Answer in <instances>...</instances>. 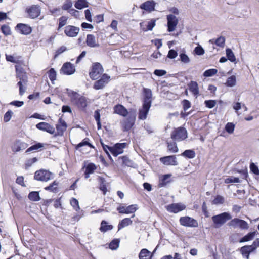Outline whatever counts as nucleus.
<instances>
[{
    "label": "nucleus",
    "mask_w": 259,
    "mask_h": 259,
    "mask_svg": "<svg viewBox=\"0 0 259 259\" xmlns=\"http://www.w3.org/2000/svg\"><path fill=\"white\" fill-rule=\"evenodd\" d=\"M66 91L71 103L76 106L80 110L85 111L87 105L90 103L89 100L76 92L68 89H66Z\"/></svg>",
    "instance_id": "nucleus-1"
},
{
    "label": "nucleus",
    "mask_w": 259,
    "mask_h": 259,
    "mask_svg": "<svg viewBox=\"0 0 259 259\" xmlns=\"http://www.w3.org/2000/svg\"><path fill=\"white\" fill-rule=\"evenodd\" d=\"M15 67L17 72L16 77L20 80L17 83L19 87V94L22 96L26 90L28 78L26 73L22 70L21 66H15Z\"/></svg>",
    "instance_id": "nucleus-2"
},
{
    "label": "nucleus",
    "mask_w": 259,
    "mask_h": 259,
    "mask_svg": "<svg viewBox=\"0 0 259 259\" xmlns=\"http://www.w3.org/2000/svg\"><path fill=\"white\" fill-rule=\"evenodd\" d=\"M231 215L228 212H225L214 215L211 219L214 224V228H218L224 225L228 220L231 219Z\"/></svg>",
    "instance_id": "nucleus-3"
},
{
    "label": "nucleus",
    "mask_w": 259,
    "mask_h": 259,
    "mask_svg": "<svg viewBox=\"0 0 259 259\" xmlns=\"http://www.w3.org/2000/svg\"><path fill=\"white\" fill-rule=\"evenodd\" d=\"M187 138V130L183 127L175 128L171 134V138L176 141H182Z\"/></svg>",
    "instance_id": "nucleus-4"
},
{
    "label": "nucleus",
    "mask_w": 259,
    "mask_h": 259,
    "mask_svg": "<svg viewBox=\"0 0 259 259\" xmlns=\"http://www.w3.org/2000/svg\"><path fill=\"white\" fill-rule=\"evenodd\" d=\"M54 177V174L50 171L41 169L35 172L34 178V179L38 181L47 182L49 180L53 179Z\"/></svg>",
    "instance_id": "nucleus-5"
},
{
    "label": "nucleus",
    "mask_w": 259,
    "mask_h": 259,
    "mask_svg": "<svg viewBox=\"0 0 259 259\" xmlns=\"http://www.w3.org/2000/svg\"><path fill=\"white\" fill-rule=\"evenodd\" d=\"M228 225L234 229L239 228L241 230H247L249 228V225L247 222L238 218L232 219L228 223Z\"/></svg>",
    "instance_id": "nucleus-6"
},
{
    "label": "nucleus",
    "mask_w": 259,
    "mask_h": 259,
    "mask_svg": "<svg viewBox=\"0 0 259 259\" xmlns=\"http://www.w3.org/2000/svg\"><path fill=\"white\" fill-rule=\"evenodd\" d=\"M135 114L134 113L132 114L131 113L127 118L124 119L120 122L122 130L123 131H128L131 130L135 124Z\"/></svg>",
    "instance_id": "nucleus-7"
},
{
    "label": "nucleus",
    "mask_w": 259,
    "mask_h": 259,
    "mask_svg": "<svg viewBox=\"0 0 259 259\" xmlns=\"http://www.w3.org/2000/svg\"><path fill=\"white\" fill-rule=\"evenodd\" d=\"M179 221L180 224L183 226L187 227H197L198 226L197 220L190 217H181Z\"/></svg>",
    "instance_id": "nucleus-8"
},
{
    "label": "nucleus",
    "mask_w": 259,
    "mask_h": 259,
    "mask_svg": "<svg viewBox=\"0 0 259 259\" xmlns=\"http://www.w3.org/2000/svg\"><path fill=\"white\" fill-rule=\"evenodd\" d=\"M166 18L167 20V31L169 32H172L176 29L178 23V19L172 14L167 15Z\"/></svg>",
    "instance_id": "nucleus-9"
},
{
    "label": "nucleus",
    "mask_w": 259,
    "mask_h": 259,
    "mask_svg": "<svg viewBox=\"0 0 259 259\" xmlns=\"http://www.w3.org/2000/svg\"><path fill=\"white\" fill-rule=\"evenodd\" d=\"M26 12L30 18L34 19L38 17L41 12L40 7L38 5H32L26 9Z\"/></svg>",
    "instance_id": "nucleus-10"
},
{
    "label": "nucleus",
    "mask_w": 259,
    "mask_h": 259,
    "mask_svg": "<svg viewBox=\"0 0 259 259\" xmlns=\"http://www.w3.org/2000/svg\"><path fill=\"white\" fill-rule=\"evenodd\" d=\"M165 208L167 211L171 213H177L184 210L186 208V206L181 203H172L166 206Z\"/></svg>",
    "instance_id": "nucleus-11"
},
{
    "label": "nucleus",
    "mask_w": 259,
    "mask_h": 259,
    "mask_svg": "<svg viewBox=\"0 0 259 259\" xmlns=\"http://www.w3.org/2000/svg\"><path fill=\"white\" fill-rule=\"evenodd\" d=\"M104 70L102 66H93L92 70L90 72L89 75L93 80L98 79L102 74Z\"/></svg>",
    "instance_id": "nucleus-12"
},
{
    "label": "nucleus",
    "mask_w": 259,
    "mask_h": 259,
    "mask_svg": "<svg viewBox=\"0 0 259 259\" xmlns=\"http://www.w3.org/2000/svg\"><path fill=\"white\" fill-rule=\"evenodd\" d=\"M79 30V27L72 25H68L64 28V33L68 37H74L77 35Z\"/></svg>",
    "instance_id": "nucleus-13"
},
{
    "label": "nucleus",
    "mask_w": 259,
    "mask_h": 259,
    "mask_svg": "<svg viewBox=\"0 0 259 259\" xmlns=\"http://www.w3.org/2000/svg\"><path fill=\"white\" fill-rule=\"evenodd\" d=\"M15 29L23 35H28L32 32L31 27L27 24L23 23H18L15 27Z\"/></svg>",
    "instance_id": "nucleus-14"
},
{
    "label": "nucleus",
    "mask_w": 259,
    "mask_h": 259,
    "mask_svg": "<svg viewBox=\"0 0 259 259\" xmlns=\"http://www.w3.org/2000/svg\"><path fill=\"white\" fill-rule=\"evenodd\" d=\"M126 143H117L111 148V153L114 156H117L119 154H122L123 152V149L125 148Z\"/></svg>",
    "instance_id": "nucleus-15"
},
{
    "label": "nucleus",
    "mask_w": 259,
    "mask_h": 259,
    "mask_svg": "<svg viewBox=\"0 0 259 259\" xmlns=\"http://www.w3.org/2000/svg\"><path fill=\"white\" fill-rule=\"evenodd\" d=\"M6 60L13 63H16L17 65H24L25 63L23 58L16 55H6Z\"/></svg>",
    "instance_id": "nucleus-16"
},
{
    "label": "nucleus",
    "mask_w": 259,
    "mask_h": 259,
    "mask_svg": "<svg viewBox=\"0 0 259 259\" xmlns=\"http://www.w3.org/2000/svg\"><path fill=\"white\" fill-rule=\"evenodd\" d=\"M160 160L161 162L166 165H177L178 164L175 155L163 157Z\"/></svg>",
    "instance_id": "nucleus-17"
},
{
    "label": "nucleus",
    "mask_w": 259,
    "mask_h": 259,
    "mask_svg": "<svg viewBox=\"0 0 259 259\" xmlns=\"http://www.w3.org/2000/svg\"><path fill=\"white\" fill-rule=\"evenodd\" d=\"M36 126L38 129L46 131L51 134L55 133V128L54 127L47 122H40L38 123Z\"/></svg>",
    "instance_id": "nucleus-18"
},
{
    "label": "nucleus",
    "mask_w": 259,
    "mask_h": 259,
    "mask_svg": "<svg viewBox=\"0 0 259 259\" xmlns=\"http://www.w3.org/2000/svg\"><path fill=\"white\" fill-rule=\"evenodd\" d=\"M28 145L19 140H16L13 145L12 148L13 152H19L27 148Z\"/></svg>",
    "instance_id": "nucleus-19"
},
{
    "label": "nucleus",
    "mask_w": 259,
    "mask_h": 259,
    "mask_svg": "<svg viewBox=\"0 0 259 259\" xmlns=\"http://www.w3.org/2000/svg\"><path fill=\"white\" fill-rule=\"evenodd\" d=\"M156 3L153 1H147L142 3L140 8L148 12H152L155 10Z\"/></svg>",
    "instance_id": "nucleus-20"
},
{
    "label": "nucleus",
    "mask_w": 259,
    "mask_h": 259,
    "mask_svg": "<svg viewBox=\"0 0 259 259\" xmlns=\"http://www.w3.org/2000/svg\"><path fill=\"white\" fill-rule=\"evenodd\" d=\"M114 113L123 117H126L128 115L127 110L121 104L115 105L114 108Z\"/></svg>",
    "instance_id": "nucleus-21"
},
{
    "label": "nucleus",
    "mask_w": 259,
    "mask_h": 259,
    "mask_svg": "<svg viewBox=\"0 0 259 259\" xmlns=\"http://www.w3.org/2000/svg\"><path fill=\"white\" fill-rule=\"evenodd\" d=\"M151 106L143 104L142 108L139 110L138 118L141 120H145L147 118Z\"/></svg>",
    "instance_id": "nucleus-22"
},
{
    "label": "nucleus",
    "mask_w": 259,
    "mask_h": 259,
    "mask_svg": "<svg viewBox=\"0 0 259 259\" xmlns=\"http://www.w3.org/2000/svg\"><path fill=\"white\" fill-rule=\"evenodd\" d=\"M144 98L143 104L151 106L152 92L151 90L149 89H144Z\"/></svg>",
    "instance_id": "nucleus-23"
},
{
    "label": "nucleus",
    "mask_w": 259,
    "mask_h": 259,
    "mask_svg": "<svg viewBox=\"0 0 259 259\" xmlns=\"http://www.w3.org/2000/svg\"><path fill=\"white\" fill-rule=\"evenodd\" d=\"M87 45L91 48L99 47L100 45L98 43H96V38L93 34H88L86 39Z\"/></svg>",
    "instance_id": "nucleus-24"
},
{
    "label": "nucleus",
    "mask_w": 259,
    "mask_h": 259,
    "mask_svg": "<svg viewBox=\"0 0 259 259\" xmlns=\"http://www.w3.org/2000/svg\"><path fill=\"white\" fill-rule=\"evenodd\" d=\"M189 89L191 92L195 96H198L199 94V89L198 83L196 81H191L188 84Z\"/></svg>",
    "instance_id": "nucleus-25"
},
{
    "label": "nucleus",
    "mask_w": 259,
    "mask_h": 259,
    "mask_svg": "<svg viewBox=\"0 0 259 259\" xmlns=\"http://www.w3.org/2000/svg\"><path fill=\"white\" fill-rule=\"evenodd\" d=\"M60 71L65 75H70L75 72V69L74 66H62Z\"/></svg>",
    "instance_id": "nucleus-26"
},
{
    "label": "nucleus",
    "mask_w": 259,
    "mask_h": 259,
    "mask_svg": "<svg viewBox=\"0 0 259 259\" xmlns=\"http://www.w3.org/2000/svg\"><path fill=\"white\" fill-rule=\"evenodd\" d=\"M152 256V254L147 249H142L139 253V259H150Z\"/></svg>",
    "instance_id": "nucleus-27"
},
{
    "label": "nucleus",
    "mask_w": 259,
    "mask_h": 259,
    "mask_svg": "<svg viewBox=\"0 0 259 259\" xmlns=\"http://www.w3.org/2000/svg\"><path fill=\"white\" fill-rule=\"evenodd\" d=\"M106 221H102L101 223L100 230L102 232H106L107 231L111 230L113 228V226L111 225H108Z\"/></svg>",
    "instance_id": "nucleus-28"
},
{
    "label": "nucleus",
    "mask_w": 259,
    "mask_h": 259,
    "mask_svg": "<svg viewBox=\"0 0 259 259\" xmlns=\"http://www.w3.org/2000/svg\"><path fill=\"white\" fill-rule=\"evenodd\" d=\"M75 7L79 10L88 7V2L87 0H77L74 4Z\"/></svg>",
    "instance_id": "nucleus-29"
},
{
    "label": "nucleus",
    "mask_w": 259,
    "mask_h": 259,
    "mask_svg": "<svg viewBox=\"0 0 259 259\" xmlns=\"http://www.w3.org/2000/svg\"><path fill=\"white\" fill-rule=\"evenodd\" d=\"M209 42L213 44L214 43L217 46L220 47H223L225 45V38L224 37L220 36L217 38L216 39H211Z\"/></svg>",
    "instance_id": "nucleus-30"
},
{
    "label": "nucleus",
    "mask_w": 259,
    "mask_h": 259,
    "mask_svg": "<svg viewBox=\"0 0 259 259\" xmlns=\"http://www.w3.org/2000/svg\"><path fill=\"white\" fill-rule=\"evenodd\" d=\"M98 179L100 183L99 189L103 192L104 195H105L107 191V187L106 186V180L105 178L101 177H99Z\"/></svg>",
    "instance_id": "nucleus-31"
},
{
    "label": "nucleus",
    "mask_w": 259,
    "mask_h": 259,
    "mask_svg": "<svg viewBox=\"0 0 259 259\" xmlns=\"http://www.w3.org/2000/svg\"><path fill=\"white\" fill-rule=\"evenodd\" d=\"M133 221L130 218H125L123 219L118 225V230L121 229L122 228L126 227L132 224Z\"/></svg>",
    "instance_id": "nucleus-32"
},
{
    "label": "nucleus",
    "mask_w": 259,
    "mask_h": 259,
    "mask_svg": "<svg viewBox=\"0 0 259 259\" xmlns=\"http://www.w3.org/2000/svg\"><path fill=\"white\" fill-rule=\"evenodd\" d=\"M181 155L189 159H192L196 156L195 151L193 150H186Z\"/></svg>",
    "instance_id": "nucleus-33"
},
{
    "label": "nucleus",
    "mask_w": 259,
    "mask_h": 259,
    "mask_svg": "<svg viewBox=\"0 0 259 259\" xmlns=\"http://www.w3.org/2000/svg\"><path fill=\"white\" fill-rule=\"evenodd\" d=\"M227 59L230 60L231 62L236 63V57L231 49L227 48L226 50Z\"/></svg>",
    "instance_id": "nucleus-34"
},
{
    "label": "nucleus",
    "mask_w": 259,
    "mask_h": 259,
    "mask_svg": "<svg viewBox=\"0 0 259 259\" xmlns=\"http://www.w3.org/2000/svg\"><path fill=\"white\" fill-rule=\"evenodd\" d=\"M256 232H250L246 234L245 236H244L243 237L240 239V242H247L249 241L250 240H251L253 239L255 235Z\"/></svg>",
    "instance_id": "nucleus-35"
},
{
    "label": "nucleus",
    "mask_w": 259,
    "mask_h": 259,
    "mask_svg": "<svg viewBox=\"0 0 259 259\" xmlns=\"http://www.w3.org/2000/svg\"><path fill=\"white\" fill-rule=\"evenodd\" d=\"M236 77L234 75H232L227 78L225 84L227 87H233L236 85Z\"/></svg>",
    "instance_id": "nucleus-36"
},
{
    "label": "nucleus",
    "mask_w": 259,
    "mask_h": 259,
    "mask_svg": "<svg viewBox=\"0 0 259 259\" xmlns=\"http://www.w3.org/2000/svg\"><path fill=\"white\" fill-rule=\"evenodd\" d=\"M28 198L30 200L38 201L40 199L39 193L37 191H33L29 194Z\"/></svg>",
    "instance_id": "nucleus-37"
},
{
    "label": "nucleus",
    "mask_w": 259,
    "mask_h": 259,
    "mask_svg": "<svg viewBox=\"0 0 259 259\" xmlns=\"http://www.w3.org/2000/svg\"><path fill=\"white\" fill-rule=\"evenodd\" d=\"M167 148L169 152L172 153H176L178 151V148L176 142H167Z\"/></svg>",
    "instance_id": "nucleus-38"
},
{
    "label": "nucleus",
    "mask_w": 259,
    "mask_h": 259,
    "mask_svg": "<svg viewBox=\"0 0 259 259\" xmlns=\"http://www.w3.org/2000/svg\"><path fill=\"white\" fill-rule=\"evenodd\" d=\"M89 140V138H87L83 139L81 142L79 143L76 146V149H79L80 147L87 145L89 146L91 148H94V146L88 142Z\"/></svg>",
    "instance_id": "nucleus-39"
},
{
    "label": "nucleus",
    "mask_w": 259,
    "mask_h": 259,
    "mask_svg": "<svg viewBox=\"0 0 259 259\" xmlns=\"http://www.w3.org/2000/svg\"><path fill=\"white\" fill-rule=\"evenodd\" d=\"M156 20L154 19H151L150 21L148 22L147 28H143L142 29L144 31H147L148 30L151 31L154 27L155 26Z\"/></svg>",
    "instance_id": "nucleus-40"
},
{
    "label": "nucleus",
    "mask_w": 259,
    "mask_h": 259,
    "mask_svg": "<svg viewBox=\"0 0 259 259\" xmlns=\"http://www.w3.org/2000/svg\"><path fill=\"white\" fill-rule=\"evenodd\" d=\"M120 241L119 239H116L113 240L109 244V248L111 250L117 249L119 245Z\"/></svg>",
    "instance_id": "nucleus-41"
},
{
    "label": "nucleus",
    "mask_w": 259,
    "mask_h": 259,
    "mask_svg": "<svg viewBox=\"0 0 259 259\" xmlns=\"http://www.w3.org/2000/svg\"><path fill=\"white\" fill-rule=\"evenodd\" d=\"M43 147H44L43 144H42L41 143H37L31 146L29 148H28L26 150V152L27 153V152H31L33 150H37L39 149L42 148Z\"/></svg>",
    "instance_id": "nucleus-42"
},
{
    "label": "nucleus",
    "mask_w": 259,
    "mask_h": 259,
    "mask_svg": "<svg viewBox=\"0 0 259 259\" xmlns=\"http://www.w3.org/2000/svg\"><path fill=\"white\" fill-rule=\"evenodd\" d=\"M204 53V49L200 45H198L197 46H196L194 50V53L196 55L201 56L203 55Z\"/></svg>",
    "instance_id": "nucleus-43"
},
{
    "label": "nucleus",
    "mask_w": 259,
    "mask_h": 259,
    "mask_svg": "<svg viewBox=\"0 0 259 259\" xmlns=\"http://www.w3.org/2000/svg\"><path fill=\"white\" fill-rule=\"evenodd\" d=\"M1 30L2 32L6 36L9 35L11 34L10 27L7 25H3L1 26Z\"/></svg>",
    "instance_id": "nucleus-44"
},
{
    "label": "nucleus",
    "mask_w": 259,
    "mask_h": 259,
    "mask_svg": "<svg viewBox=\"0 0 259 259\" xmlns=\"http://www.w3.org/2000/svg\"><path fill=\"white\" fill-rule=\"evenodd\" d=\"M105 81L101 79L96 81L94 84V88L96 90H99L103 88L105 85Z\"/></svg>",
    "instance_id": "nucleus-45"
},
{
    "label": "nucleus",
    "mask_w": 259,
    "mask_h": 259,
    "mask_svg": "<svg viewBox=\"0 0 259 259\" xmlns=\"http://www.w3.org/2000/svg\"><path fill=\"white\" fill-rule=\"evenodd\" d=\"M180 60L184 63L187 64L190 62V59L185 52L180 53L179 55Z\"/></svg>",
    "instance_id": "nucleus-46"
},
{
    "label": "nucleus",
    "mask_w": 259,
    "mask_h": 259,
    "mask_svg": "<svg viewBox=\"0 0 259 259\" xmlns=\"http://www.w3.org/2000/svg\"><path fill=\"white\" fill-rule=\"evenodd\" d=\"M235 128V124L232 122H228L225 126V130L229 134H232Z\"/></svg>",
    "instance_id": "nucleus-47"
},
{
    "label": "nucleus",
    "mask_w": 259,
    "mask_h": 259,
    "mask_svg": "<svg viewBox=\"0 0 259 259\" xmlns=\"http://www.w3.org/2000/svg\"><path fill=\"white\" fill-rule=\"evenodd\" d=\"M72 7V3L71 0H66L62 6L63 10L69 11Z\"/></svg>",
    "instance_id": "nucleus-48"
},
{
    "label": "nucleus",
    "mask_w": 259,
    "mask_h": 259,
    "mask_svg": "<svg viewBox=\"0 0 259 259\" xmlns=\"http://www.w3.org/2000/svg\"><path fill=\"white\" fill-rule=\"evenodd\" d=\"M170 177V175H165L162 176V178L160 180V182L159 185L161 187H163L165 186L169 181L167 180L169 177Z\"/></svg>",
    "instance_id": "nucleus-49"
},
{
    "label": "nucleus",
    "mask_w": 259,
    "mask_h": 259,
    "mask_svg": "<svg viewBox=\"0 0 259 259\" xmlns=\"http://www.w3.org/2000/svg\"><path fill=\"white\" fill-rule=\"evenodd\" d=\"M68 18L66 16H62L59 19V25L58 30L63 27L67 23Z\"/></svg>",
    "instance_id": "nucleus-50"
},
{
    "label": "nucleus",
    "mask_w": 259,
    "mask_h": 259,
    "mask_svg": "<svg viewBox=\"0 0 259 259\" xmlns=\"http://www.w3.org/2000/svg\"><path fill=\"white\" fill-rule=\"evenodd\" d=\"M56 129H57V133L55 134L54 136L56 137L57 136H61L63 135V133L66 129H64L63 128L62 125H60L59 124H57L56 125Z\"/></svg>",
    "instance_id": "nucleus-51"
},
{
    "label": "nucleus",
    "mask_w": 259,
    "mask_h": 259,
    "mask_svg": "<svg viewBox=\"0 0 259 259\" xmlns=\"http://www.w3.org/2000/svg\"><path fill=\"white\" fill-rule=\"evenodd\" d=\"M216 103V101L213 100H205L204 102L205 106L210 109L213 108L215 106Z\"/></svg>",
    "instance_id": "nucleus-52"
},
{
    "label": "nucleus",
    "mask_w": 259,
    "mask_h": 259,
    "mask_svg": "<svg viewBox=\"0 0 259 259\" xmlns=\"http://www.w3.org/2000/svg\"><path fill=\"white\" fill-rule=\"evenodd\" d=\"M118 159L119 160H121L122 164L125 165L130 166L132 164V161L127 156L120 157Z\"/></svg>",
    "instance_id": "nucleus-53"
},
{
    "label": "nucleus",
    "mask_w": 259,
    "mask_h": 259,
    "mask_svg": "<svg viewBox=\"0 0 259 259\" xmlns=\"http://www.w3.org/2000/svg\"><path fill=\"white\" fill-rule=\"evenodd\" d=\"M240 251L243 256H245L247 259L249 258V254L250 253L245 246L241 248Z\"/></svg>",
    "instance_id": "nucleus-54"
},
{
    "label": "nucleus",
    "mask_w": 259,
    "mask_h": 259,
    "mask_svg": "<svg viewBox=\"0 0 259 259\" xmlns=\"http://www.w3.org/2000/svg\"><path fill=\"white\" fill-rule=\"evenodd\" d=\"M96 168V166L94 163H91L87 165L85 171L88 173L93 174Z\"/></svg>",
    "instance_id": "nucleus-55"
},
{
    "label": "nucleus",
    "mask_w": 259,
    "mask_h": 259,
    "mask_svg": "<svg viewBox=\"0 0 259 259\" xmlns=\"http://www.w3.org/2000/svg\"><path fill=\"white\" fill-rule=\"evenodd\" d=\"M48 76L49 79L53 82L56 80V72L53 68H51L48 71Z\"/></svg>",
    "instance_id": "nucleus-56"
},
{
    "label": "nucleus",
    "mask_w": 259,
    "mask_h": 259,
    "mask_svg": "<svg viewBox=\"0 0 259 259\" xmlns=\"http://www.w3.org/2000/svg\"><path fill=\"white\" fill-rule=\"evenodd\" d=\"M217 72V70L215 69H210L206 70L204 73L203 75L206 77H210L216 74Z\"/></svg>",
    "instance_id": "nucleus-57"
},
{
    "label": "nucleus",
    "mask_w": 259,
    "mask_h": 259,
    "mask_svg": "<svg viewBox=\"0 0 259 259\" xmlns=\"http://www.w3.org/2000/svg\"><path fill=\"white\" fill-rule=\"evenodd\" d=\"M57 186V183L56 181H54L52 184L46 187L45 189L46 190H48L51 192H55L56 190V186Z\"/></svg>",
    "instance_id": "nucleus-58"
},
{
    "label": "nucleus",
    "mask_w": 259,
    "mask_h": 259,
    "mask_svg": "<svg viewBox=\"0 0 259 259\" xmlns=\"http://www.w3.org/2000/svg\"><path fill=\"white\" fill-rule=\"evenodd\" d=\"M67 50V48L65 46H62L58 49L55 53L54 58L56 59L59 55L65 52Z\"/></svg>",
    "instance_id": "nucleus-59"
},
{
    "label": "nucleus",
    "mask_w": 259,
    "mask_h": 259,
    "mask_svg": "<svg viewBox=\"0 0 259 259\" xmlns=\"http://www.w3.org/2000/svg\"><path fill=\"white\" fill-rule=\"evenodd\" d=\"M13 114V112L11 110H8L4 115V121L5 122H9Z\"/></svg>",
    "instance_id": "nucleus-60"
},
{
    "label": "nucleus",
    "mask_w": 259,
    "mask_h": 259,
    "mask_svg": "<svg viewBox=\"0 0 259 259\" xmlns=\"http://www.w3.org/2000/svg\"><path fill=\"white\" fill-rule=\"evenodd\" d=\"M37 158L36 157H34L33 158H31L28 159L25 163V168L27 169L28 167L32 166V165L37 161Z\"/></svg>",
    "instance_id": "nucleus-61"
},
{
    "label": "nucleus",
    "mask_w": 259,
    "mask_h": 259,
    "mask_svg": "<svg viewBox=\"0 0 259 259\" xmlns=\"http://www.w3.org/2000/svg\"><path fill=\"white\" fill-rule=\"evenodd\" d=\"M224 202V199L222 196L220 195H217L212 201V203L214 204H223Z\"/></svg>",
    "instance_id": "nucleus-62"
},
{
    "label": "nucleus",
    "mask_w": 259,
    "mask_h": 259,
    "mask_svg": "<svg viewBox=\"0 0 259 259\" xmlns=\"http://www.w3.org/2000/svg\"><path fill=\"white\" fill-rule=\"evenodd\" d=\"M70 204L76 211L80 209L78 201L75 198H72L70 201Z\"/></svg>",
    "instance_id": "nucleus-63"
},
{
    "label": "nucleus",
    "mask_w": 259,
    "mask_h": 259,
    "mask_svg": "<svg viewBox=\"0 0 259 259\" xmlns=\"http://www.w3.org/2000/svg\"><path fill=\"white\" fill-rule=\"evenodd\" d=\"M250 170L255 175H259V169L258 167L254 163H251L250 165Z\"/></svg>",
    "instance_id": "nucleus-64"
}]
</instances>
